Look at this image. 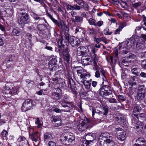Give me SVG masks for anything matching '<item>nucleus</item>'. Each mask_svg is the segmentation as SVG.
Returning <instances> with one entry per match:
<instances>
[{
  "label": "nucleus",
  "mask_w": 146,
  "mask_h": 146,
  "mask_svg": "<svg viewBox=\"0 0 146 146\" xmlns=\"http://www.w3.org/2000/svg\"><path fill=\"white\" fill-rule=\"evenodd\" d=\"M7 83V84L4 86L5 90H1V93L3 95V96L6 97H9L11 95L16 94L19 87L15 86L12 83H8V82Z\"/></svg>",
  "instance_id": "obj_1"
},
{
  "label": "nucleus",
  "mask_w": 146,
  "mask_h": 146,
  "mask_svg": "<svg viewBox=\"0 0 146 146\" xmlns=\"http://www.w3.org/2000/svg\"><path fill=\"white\" fill-rule=\"evenodd\" d=\"M35 104V102L33 100L26 99L23 104L21 107L22 111L23 112H25L28 110L33 109Z\"/></svg>",
  "instance_id": "obj_2"
},
{
  "label": "nucleus",
  "mask_w": 146,
  "mask_h": 146,
  "mask_svg": "<svg viewBox=\"0 0 146 146\" xmlns=\"http://www.w3.org/2000/svg\"><path fill=\"white\" fill-rule=\"evenodd\" d=\"M62 106L64 108V109L61 110L57 108H55L53 111L56 113H60L61 111H63L65 112H70V110L72 109L74 105L71 102H64L61 103Z\"/></svg>",
  "instance_id": "obj_3"
},
{
  "label": "nucleus",
  "mask_w": 146,
  "mask_h": 146,
  "mask_svg": "<svg viewBox=\"0 0 146 146\" xmlns=\"http://www.w3.org/2000/svg\"><path fill=\"white\" fill-rule=\"evenodd\" d=\"M98 93L101 96L105 97L112 94V91L109 86L103 85L102 87L99 90Z\"/></svg>",
  "instance_id": "obj_4"
},
{
  "label": "nucleus",
  "mask_w": 146,
  "mask_h": 146,
  "mask_svg": "<svg viewBox=\"0 0 146 146\" xmlns=\"http://www.w3.org/2000/svg\"><path fill=\"white\" fill-rule=\"evenodd\" d=\"M146 90L143 86H140L138 88L137 99L139 100H143L145 99Z\"/></svg>",
  "instance_id": "obj_5"
},
{
  "label": "nucleus",
  "mask_w": 146,
  "mask_h": 146,
  "mask_svg": "<svg viewBox=\"0 0 146 146\" xmlns=\"http://www.w3.org/2000/svg\"><path fill=\"white\" fill-rule=\"evenodd\" d=\"M76 71L77 74H75V75H74L75 77H77V75H78V76H80V78H77L78 80H87L88 78H89L90 77V74L85 73L82 68L76 69Z\"/></svg>",
  "instance_id": "obj_6"
},
{
  "label": "nucleus",
  "mask_w": 146,
  "mask_h": 146,
  "mask_svg": "<svg viewBox=\"0 0 146 146\" xmlns=\"http://www.w3.org/2000/svg\"><path fill=\"white\" fill-rule=\"evenodd\" d=\"M21 16L18 19V22L20 26L23 27L24 26L25 24L28 22L29 15L27 13H21Z\"/></svg>",
  "instance_id": "obj_7"
},
{
  "label": "nucleus",
  "mask_w": 146,
  "mask_h": 146,
  "mask_svg": "<svg viewBox=\"0 0 146 146\" xmlns=\"http://www.w3.org/2000/svg\"><path fill=\"white\" fill-rule=\"evenodd\" d=\"M71 37L70 36L69 33L65 32L64 35L62 36V37L59 39L58 41L59 45V46H64V45L63 44L64 42H65L67 41L69 42Z\"/></svg>",
  "instance_id": "obj_8"
},
{
  "label": "nucleus",
  "mask_w": 146,
  "mask_h": 146,
  "mask_svg": "<svg viewBox=\"0 0 146 146\" xmlns=\"http://www.w3.org/2000/svg\"><path fill=\"white\" fill-rule=\"evenodd\" d=\"M37 33L40 36L43 37L45 34V33L47 30V27L44 24H39L37 27Z\"/></svg>",
  "instance_id": "obj_9"
},
{
  "label": "nucleus",
  "mask_w": 146,
  "mask_h": 146,
  "mask_svg": "<svg viewBox=\"0 0 146 146\" xmlns=\"http://www.w3.org/2000/svg\"><path fill=\"white\" fill-rule=\"evenodd\" d=\"M69 43L72 47H77L80 45V41L76 37L71 36Z\"/></svg>",
  "instance_id": "obj_10"
},
{
  "label": "nucleus",
  "mask_w": 146,
  "mask_h": 146,
  "mask_svg": "<svg viewBox=\"0 0 146 146\" xmlns=\"http://www.w3.org/2000/svg\"><path fill=\"white\" fill-rule=\"evenodd\" d=\"M62 53L65 63L66 64L69 63L70 61V56L68 53V49H63Z\"/></svg>",
  "instance_id": "obj_11"
},
{
  "label": "nucleus",
  "mask_w": 146,
  "mask_h": 146,
  "mask_svg": "<svg viewBox=\"0 0 146 146\" xmlns=\"http://www.w3.org/2000/svg\"><path fill=\"white\" fill-rule=\"evenodd\" d=\"M98 140L100 144H102V143H103L104 146H113L114 145V143L113 141L110 139H107L104 141L103 140L101 141L100 139L98 138Z\"/></svg>",
  "instance_id": "obj_12"
},
{
  "label": "nucleus",
  "mask_w": 146,
  "mask_h": 146,
  "mask_svg": "<svg viewBox=\"0 0 146 146\" xmlns=\"http://www.w3.org/2000/svg\"><path fill=\"white\" fill-rule=\"evenodd\" d=\"M132 123L135 124V129L136 131L139 133H141L143 131V125L142 123L140 121L136 122V121H133V120L132 119Z\"/></svg>",
  "instance_id": "obj_13"
},
{
  "label": "nucleus",
  "mask_w": 146,
  "mask_h": 146,
  "mask_svg": "<svg viewBox=\"0 0 146 146\" xmlns=\"http://www.w3.org/2000/svg\"><path fill=\"white\" fill-rule=\"evenodd\" d=\"M86 50L85 47L83 46H80L77 48V54L79 56H84L87 55Z\"/></svg>",
  "instance_id": "obj_14"
},
{
  "label": "nucleus",
  "mask_w": 146,
  "mask_h": 146,
  "mask_svg": "<svg viewBox=\"0 0 146 146\" xmlns=\"http://www.w3.org/2000/svg\"><path fill=\"white\" fill-rule=\"evenodd\" d=\"M52 121L55 123V127L60 126L61 125V121L60 117L59 116H54L52 117Z\"/></svg>",
  "instance_id": "obj_15"
},
{
  "label": "nucleus",
  "mask_w": 146,
  "mask_h": 146,
  "mask_svg": "<svg viewBox=\"0 0 146 146\" xmlns=\"http://www.w3.org/2000/svg\"><path fill=\"white\" fill-rule=\"evenodd\" d=\"M115 134L118 136H121V137H125L126 136V133L123 130L122 128L119 127L116 128L115 129Z\"/></svg>",
  "instance_id": "obj_16"
},
{
  "label": "nucleus",
  "mask_w": 146,
  "mask_h": 146,
  "mask_svg": "<svg viewBox=\"0 0 146 146\" xmlns=\"http://www.w3.org/2000/svg\"><path fill=\"white\" fill-rule=\"evenodd\" d=\"M90 56H83L81 58L82 63L84 65H88L91 63V60H90Z\"/></svg>",
  "instance_id": "obj_17"
},
{
  "label": "nucleus",
  "mask_w": 146,
  "mask_h": 146,
  "mask_svg": "<svg viewBox=\"0 0 146 146\" xmlns=\"http://www.w3.org/2000/svg\"><path fill=\"white\" fill-rule=\"evenodd\" d=\"M74 139V137H71L69 138L68 137H61L60 139V141L63 144L66 145H69Z\"/></svg>",
  "instance_id": "obj_18"
},
{
  "label": "nucleus",
  "mask_w": 146,
  "mask_h": 146,
  "mask_svg": "<svg viewBox=\"0 0 146 146\" xmlns=\"http://www.w3.org/2000/svg\"><path fill=\"white\" fill-rule=\"evenodd\" d=\"M116 120L121 124L125 125L127 123L125 119L123 116H121L119 117H116Z\"/></svg>",
  "instance_id": "obj_19"
},
{
  "label": "nucleus",
  "mask_w": 146,
  "mask_h": 146,
  "mask_svg": "<svg viewBox=\"0 0 146 146\" xmlns=\"http://www.w3.org/2000/svg\"><path fill=\"white\" fill-rule=\"evenodd\" d=\"M72 21L74 22H80L82 23L83 21V18L80 16H76L75 18H72Z\"/></svg>",
  "instance_id": "obj_20"
},
{
  "label": "nucleus",
  "mask_w": 146,
  "mask_h": 146,
  "mask_svg": "<svg viewBox=\"0 0 146 146\" xmlns=\"http://www.w3.org/2000/svg\"><path fill=\"white\" fill-rule=\"evenodd\" d=\"M141 110V108L140 106L137 105L133 109V113L135 116L138 114V112H140Z\"/></svg>",
  "instance_id": "obj_21"
},
{
  "label": "nucleus",
  "mask_w": 146,
  "mask_h": 146,
  "mask_svg": "<svg viewBox=\"0 0 146 146\" xmlns=\"http://www.w3.org/2000/svg\"><path fill=\"white\" fill-rule=\"evenodd\" d=\"M85 125V122L83 121L77 126L78 128L79 131H83L86 128Z\"/></svg>",
  "instance_id": "obj_22"
},
{
  "label": "nucleus",
  "mask_w": 146,
  "mask_h": 146,
  "mask_svg": "<svg viewBox=\"0 0 146 146\" xmlns=\"http://www.w3.org/2000/svg\"><path fill=\"white\" fill-rule=\"evenodd\" d=\"M121 64L125 66H128L130 63V60H128L126 57H124L121 60Z\"/></svg>",
  "instance_id": "obj_23"
},
{
  "label": "nucleus",
  "mask_w": 146,
  "mask_h": 146,
  "mask_svg": "<svg viewBox=\"0 0 146 146\" xmlns=\"http://www.w3.org/2000/svg\"><path fill=\"white\" fill-rule=\"evenodd\" d=\"M25 141H26V140L25 137H19L17 139V142H19L20 145L19 146H21L25 144Z\"/></svg>",
  "instance_id": "obj_24"
},
{
  "label": "nucleus",
  "mask_w": 146,
  "mask_h": 146,
  "mask_svg": "<svg viewBox=\"0 0 146 146\" xmlns=\"http://www.w3.org/2000/svg\"><path fill=\"white\" fill-rule=\"evenodd\" d=\"M49 69L51 71H55L57 70L58 67L57 65L48 64Z\"/></svg>",
  "instance_id": "obj_25"
},
{
  "label": "nucleus",
  "mask_w": 146,
  "mask_h": 146,
  "mask_svg": "<svg viewBox=\"0 0 146 146\" xmlns=\"http://www.w3.org/2000/svg\"><path fill=\"white\" fill-rule=\"evenodd\" d=\"M145 115L143 113H141L139 114H137L135 116V117L133 118V121L137 122L139 120V118H143L145 117Z\"/></svg>",
  "instance_id": "obj_26"
},
{
  "label": "nucleus",
  "mask_w": 146,
  "mask_h": 146,
  "mask_svg": "<svg viewBox=\"0 0 146 146\" xmlns=\"http://www.w3.org/2000/svg\"><path fill=\"white\" fill-rule=\"evenodd\" d=\"M57 25L59 28L62 29H63L65 27L66 28V30L68 31L69 30L68 28L66 26H65V24L63 23V25L62 23L58 22V24H57Z\"/></svg>",
  "instance_id": "obj_27"
},
{
  "label": "nucleus",
  "mask_w": 146,
  "mask_h": 146,
  "mask_svg": "<svg viewBox=\"0 0 146 146\" xmlns=\"http://www.w3.org/2000/svg\"><path fill=\"white\" fill-rule=\"evenodd\" d=\"M61 96V94H57L55 92H53L52 93L51 96L53 98L58 100L60 98Z\"/></svg>",
  "instance_id": "obj_28"
},
{
  "label": "nucleus",
  "mask_w": 146,
  "mask_h": 146,
  "mask_svg": "<svg viewBox=\"0 0 146 146\" xmlns=\"http://www.w3.org/2000/svg\"><path fill=\"white\" fill-rule=\"evenodd\" d=\"M31 16L33 17V18L36 20L42 19L40 17V15H37L34 12H32L31 13Z\"/></svg>",
  "instance_id": "obj_29"
},
{
  "label": "nucleus",
  "mask_w": 146,
  "mask_h": 146,
  "mask_svg": "<svg viewBox=\"0 0 146 146\" xmlns=\"http://www.w3.org/2000/svg\"><path fill=\"white\" fill-rule=\"evenodd\" d=\"M94 140V139L93 140L88 141L85 138H84L82 140L83 145V146H89V144L91 142H92Z\"/></svg>",
  "instance_id": "obj_30"
},
{
  "label": "nucleus",
  "mask_w": 146,
  "mask_h": 146,
  "mask_svg": "<svg viewBox=\"0 0 146 146\" xmlns=\"http://www.w3.org/2000/svg\"><path fill=\"white\" fill-rule=\"evenodd\" d=\"M88 33L90 35L95 34L96 33V31L93 28H89L87 29Z\"/></svg>",
  "instance_id": "obj_31"
},
{
  "label": "nucleus",
  "mask_w": 146,
  "mask_h": 146,
  "mask_svg": "<svg viewBox=\"0 0 146 146\" xmlns=\"http://www.w3.org/2000/svg\"><path fill=\"white\" fill-rule=\"evenodd\" d=\"M79 82H80L82 84H83L85 87V88L88 90H90V84H86V80H78Z\"/></svg>",
  "instance_id": "obj_32"
},
{
  "label": "nucleus",
  "mask_w": 146,
  "mask_h": 146,
  "mask_svg": "<svg viewBox=\"0 0 146 146\" xmlns=\"http://www.w3.org/2000/svg\"><path fill=\"white\" fill-rule=\"evenodd\" d=\"M76 1L81 8H82L84 7V2L83 0H76Z\"/></svg>",
  "instance_id": "obj_33"
},
{
  "label": "nucleus",
  "mask_w": 146,
  "mask_h": 146,
  "mask_svg": "<svg viewBox=\"0 0 146 146\" xmlns=\"http://www.w3.org/2000/svg\"><path fill=\"white\" fill-rule=\"evenodd\" d=\"M74 86H75V84L73 82L72 80H69L68 83V86L70 88L71 90H72L74 88Z\"/></svg>",
  "instance_id": "obj_34"
},
{
  "label": "nucleus",
  "mask_w": 146,
  "mask_h": 146,
  "mask_svg": "<svg viewBox=\"0 0 146 146\" xmlns=\"http://www.w3.org/2000/svg\"><path fill=\"white\" fill-rule=\"evenodd\" d=\"M138 70L137 68H132L131 71L134 75L138 76L139 74V72L137 71Z\"/></svg>",
  "instance_id": "obj_35"
},
{
  "label": "nucleus",
  "mask_w": 146,
  "mask_h": 146,
  "mask_svg": "<svg viewBox=\"0 0 146 146\" xmlns=\"http://www.w3.org/2000/svg\"><path fill=\"white\" fill-rule=\"evenodd\" d=\"M91 59L93 61L94 66H97V64L96 62V60L97 59V57L96 55V54H94L92 55Z\"/></svg>",
  "instance_id": "obj_36"
},
{
  "label": "nucleus",
  "mask_w": 146,
  "mask_h": 146,
  "mask_svg": "<svg viewBox=\"0 0 146 146\" xmlns=\"http://www.w3.org/2000/svg\"><path fill=\"white\" fill-rule=\"evenodd\" d=\"M143 20L141 23L143 25V29L146 31V17L143 16Z\"/></svg>",
  "instance_id": "obj_37"
},
{
  "label": "nucleus",
  "mask_w": 146,
  "mask_h": 146,
  "mask_svg": "<svg viewBox=\"0 0 146 146\" xmlns=\"http://www.w3.org/2000/svg\"><path fill=\"white\" fill-rule=\"evenodd\" d=\"M73 134L69 132H66L62 134V136L64 137H68L70 136H73Z\"/></svg>",
  "instance_id": "obj_38"
},
{
  "label": "nucleus",
  "mask_w": 146,
  "mask_h": 146,
  "mask_svg": "<svg viewBox=\"0 0 146 146\" xmlns=\"http://www.w3.org/2000/svg\"><path fill=\"white\" fill-rule=\"evenodd\" d=\"M13 35L17 36H19L20 35V31L18 29H14L12 31Z\"/></svg>",
  "instance_id": "obj_39"
},
{
  "label": "nucleus",
  "mask_w": 146,
  "mask_h": 146,
  "mask_svg": "<svg viewBox=\"0 0 146 146\" xmlns=\"http://www.w3.org/2000/svg\"><path fill=\"white\" fill-rule=\"evenodd\" d=\"M141 5V3L140 2H138L134 3H132L131 5V7L132 8L137 9V8L140 6Z\"/></svg>",
  "instance_id": "obj_40"
},
{
  "label": "nucleus",
  "mask_w": 146,
  "mask_h": 146,
  "mask_svg": "<svg viewBox=\"0 0 146 146\" xmlns=\"http://www.w3.org/2000/svg\"><path fill=\"white\" fill-rule=\"evenodd\" d=\"M57 61V60L56 58L55 57L54 58H52L50 61H49L48 64H56V63Z\"/></svg>",
  "instance_id": "obj_41"
},
{
  "label": "nucleus",
  "mask_w": 146,
  "mask_h": 146,
  "mask_svg": "<svg viewBox=\"0 0 146 146\" xmlns=\"http://www.w3.org/2000/svg\"><path fill=\"white\" fill-rule=\"evenodd\" d=\"M97 136L99 137H111L110 133L107 132L101 133L99 135Z\"/></svg>",
  "instance_id": "obj_42"
},
{
  "label": "nucleus",
  "mask_w": 146,
  "mask_h": 146,
  "mask_svg": "<svg viewBox=\"0 0 146 146\" xmlns=\"http://www.w3.org/2000/svg\"><path fill=\"white\" fill-rule=\"evenodd\" d=\"M136 142L141 143H145L146 144V143L145 139L143 137H139L136 140Z\"/></svg>",
  "instance_id": "obj_43"
},
{
  "label": "nucleus",
  "mask_w": 146,
  "mask_h": 146,
  "mask_svg": "<svg viewBox=\"0 0 146 146\" xmlns=\"http://www.w3.org/2000/svg\"><path fill=\"white\" fill-rule=\"evenodd\" d=\"M104 33L106 35H110L112 33V32H109V30L108 28H106L103 31Z\"/></svg>",
  "instance_id": "obj_44"
},
{
  "label": "nucleus",
  "mask_w": 146,
  "mask_h": 146,
  "mask_svg": "<svg viewBox=\"0 0 146 146\" xmlns=\"http://www.w3.org/2000/svg\"><path fill=\"white\" fill-rule=\"evenodd\" d=\"M90 25H93L94 26L96 25V21L94 19L92 18H90L88 21Z\"/></svg>",
  "instance_id": "obj_45"
},
{
  "label": "nucleus",
  "mask_w": 146,
  "mask_h": 146,
  "mask_svg": "<svg viewBox=\"0 0 146 146\" xmlns=\"http://www.w3.org/2000/svg\"><path fill=\"white\" fill-rule=\"evenodd\" d=\"M35 123L36 124L38 125L37 127L38 128L40 127L42 125L40 121L39 120V119L38 117L36 118V121Z\"/></svg>",
  "instance_id": "obj_46"
},
{
  "label": "nucleus",
  "mask_w": 146,
  "mask_h": 146,
  "mask_svg": "<svg viewBox=\"0 0 146 146\" xmlns=\"http://www.w3.org/2000/svg\"><path fill=\"white\" fill-rule=\"evenodd\" d=\"M66 8L68 11L69 10H74V5L72 6L68 4H66Z\"/></svg>",
  "instance_id": "obj_47"
},
{
  "label": "nucleus",
  "mask_w": 146,
  "mask_h": 146,
  "mask_svg": "<svg viewBox=\"0 0 146 146\" xmlns=\"http://www.w3.org/2000/svg\"><path fill=\"white\" fill-rule=\"evenodd\" d=\"M127 25L126 23L125 22H123L121 23L119 26V28L121 30Z\"/></svg>",
  "instance_id": "obj_48"
},
{
  "label": "nucleus",
  "mask_w": 146,
  "mask_h": 146,
  "mask_svg": "<svg viewBox=\"0 0 146 146\" xmlns=\"http://www.w3.org/2000/svg\"><path fill=\"white\" fill-rule=\"evenodd\" d=\"M29 134L30 136H32L33 137H35V136L38 137L39 136V133L37 131L35 132L32 134L29 133Z\"/></svg>",
  "instance_id": "obj_49"
},
{
  "label": "nucleus",
  "mask_w": 146,
  "mask_h": 146,
  "mask_svg": "<svg viewBox=\"0 0 146 146\" xmlns=\"http://www.w3.org/2000/svg\"><path fill=\"white\" fill-rule=\"evenodd\" d=\"M108 101L110 103H117V101L116 100L113 98H110L108 99Z\"/></svg>",
  "instance_id": "obj_50"
},
{
  "label": "nucleus",
  "mask_w": 146,
  "mask_h": 146,
  "mask_svg": "<svg viewBox=\"0 0 146 146\" xmlns=\"http://www.w3.org/2000/svg\"><path fill=\"white\" fill-rule=\"evenodd\" d=\"M59 87L62 89L65 88L66 87V85L65 82L64 81L63 82H62L60 84V86H59Z\"/></svg>",
  "instance_id": "obj_51"
},
{
  "label": "nucleus",
  "mask_w": 146,
  "mask_h": 146,
  "mask_svg": "<svg viewBox=\"0 0 146 146\" xmlns=\"http://www.w3.org/2000/svg\"><path fill=\"white\" fill-rule=\"evenodd\" d=\"M104 110V112H103V114L106 115H107V113L108 112V109L107 106H104L103 107Z\"/></svg>",
  "instance_id": "obj_52"
},
{
  "label": "nucleus",
  "mask_w": 146,
  "mask_h": 146,
  "mask_svg": "<svg viewBox=\"0 0 146 146\" xmlns=\"http://www.w3.org/2000/svg\"><path fill=\"white\" fill-rule=\"evenodd\" d=\"M2 135L3 137H6L8 135V133L6 130H3L2 132Z\"/></svg>",
  "instance_id": "obj_53"
},
{
  "label": "nucleus",
  "mask_w": 146,
  "mask_h": 146,
  "mask_svg": "<svg viewBox=\"0 0 146 146\" xmlns=\"http://www.w3.org/2000/svg\"><path fill=\"white\" fill-rule=\"evenodd\" d=\"M48 146H56V143L52 141H50L48 143Z\"/></svg>",
  "instance_id": "obj_54"
},
{
  "label": "nucleus",
  "mask_w": 146,
  "mask_h": 146,
  "mask_svg": "<svg viewBox=\"0 0 146 146\" xmlns=\"http://www.w3.org/2000/svg\"><path fill=\"white\" fill-rule=\"evenodd\" d=\"M70 13L72 16L73 17L72 18H75L76 16H77V13L75 12L72 11L70 12Z\"/></svg>",
  "instance_id": "obj_55"
},
{
  "label": "nucleus",
  "mask_w": 146,
  "mask_h": 146,
  "mask_svg": "<svg viewBox=\"0 0 146 146\" xmlns=\"http://www.w3.org/2000/svg\"><path fill=\"white\" fill-rule=\"evenodd\" d=\"M52 80L53 82H55L56 83L58 84L60 79L56 77L55 78H52Z\"/></svg>",
  "instance_id": "obj_56"
},
{
  "label": "nucleus",
  "mask_w": 146,
  "mask_h": 146,
  "mask_svg": "<svg viewBox=\"0 0 146 146\" xmlns=\"http://www.w3.org/2000/svg\"><path fill=\"white\" fill-rule=\"evenodd\" d=\"M121 30L119 28L117 29L114 31V35H117V34H119L120 32L121 31Z\"/></svg>",
  "instance_id": "obj_57"
},
{
  "label": "nucleus",
  "mask_w": 146,
  "mask_h": 146,
  "mask_svg": "<svg viewBox=\"0 0 146 146\" xmlns=\"http://www.w3.org/2000/svg\"><path fill=\"white\" fill-rule=\"evenodd\" d=\"M120 5L123 8H125V6L127 5V3L125 1H122L121 3H119Z\"/></svg>",
  "instance_id": "obj_58"
},
{
  "label": "nucleus",
  "mask_w": 146,
  "mask_h": 146,
  "mask_svg": "<svg viewBox=\"0 0 146 146\" xmlns=\"http://www.w3.org/2000/svg\"><path fill=\"white\" fill-rule=\"evenodd\" d=\"M74 5V10H80L81 8L77 5Z\"/></svg>",
  "instance_id": "obj_59"
},
{
  "label": "nucleus",
  "mask_w": 146,
  "mask_h": 146,
  "mask_svg": "<svg viewBox=\"0 0 146 146\" xmlns=\"http://www.w3.org/2000/svg\"><path fill=\"white\" fill-rule=\"evenodd\" d=\"M118 98L119 100H121L122 101H124L125 100L124 97L122 95H118Z\"/></svg>",
  "instance_id": "obj_60"
},
{
  "label": "nucleus",
  "mask_w": 146,
  "mask_h": 146,
  "mask_svg": "<svg viewBox=\"0 0 146 146\" xmlns=\"http://www.w3.org/2000/svg\"><path fill=\"white\" fill-rule=\"evenodd\" d=\"M141 66L143 68L146 69V60L142 61Z\"/></svg>",
  "instance_id": "obj_61"
},
{
  "label": "nucleus",
  "mask_w": 146,
  "mask_h": 146,
  "mask_svg": "<svg viewBox=\"0 0 146 146\" xmlns=\"http://www.w3.org/2000/svg\"><path fill=\"white\" fill-rule=\"evenodd\" d=\"M95 76L97 78H99L100 76V74L99 71L97 70L96 71Z\"/></svg>",
  "instance_id": "obj_62"
},
{
  "label": "nucleus",
  "mask_w": 146,
  "mask_h": 146,
  "mask_svg": "<svg viewBox=\"0 0 146 146\" xmlns=\"http://www.w3.org/2000/svg\"><path fill=\"white\" fill-rule=\"evenodd\" d=\"M52 136L51 134L50 133L47 132L44 134V137H50Z\"/></svg>",
  "instance_id": "obj_63"
},
{
  "label": "nucleus",
  "mask_w": 146,
  "mask_h": 146,
  "mask_svg": "<svg viewBox=\"0 0 146 146\" xmlns=\"http://www.w3.org/2000/svg\"><path fill=\"white\" fill-rule=\"evenodd\" d=\"M4 44V41L3 38L0 37V46H3Z\"/></svg>",
  "instance_id": "obj_64"
}]
</instances>
